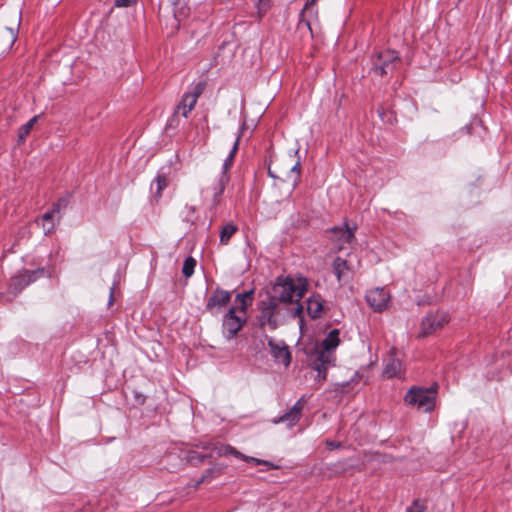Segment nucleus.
Wrapping results in <instances>:
<instances>
[{"label": "nucleus", "mask_w": 512, "mask_h": 512, "mask_svg": "<svg viewBox=\"0 0 512 512\" xmlns=\"http://www.w3.org/2000/svg\"><path fill=\"white\" fill-rule=\"evenodd\" d=\"M37 120L38 116H34L27 123H25L19 128L18 137L20 142H23L25 140V138L28 136Z\"/></svg>", "instance_id": "28"}, {"label": "nucleus", "mask_w": 512, "mask_h": 512, "mask_svg": "<svg viewBox=\"0 0 512 512\" xmlns=\"http://www.w3.org/2000/svg\"><path fill=\"white\" fill-rule=\"evenodd\" d=\"M231 301V293L229 291L217 288L207 300L206 310L211 314L222 312Z\"/></svg>", "instance_id": "11"}, {"label": "nucleus", "mask_w": 512, "mask_h": 512, "mask_svg": "<svg viewBox=\"0 0 512 512\" xmlns=\"http://www.w3.org/2000/svg\"><path fill=\"white\" fill-rule=\"evenodd\" d=\"M228 181L229 175H219L211 187H207L201 191V195L205 200L210 198V207H216L219 204L220 197L224 193Z\"/></svg>", "instance_id": "9"}, {"label": "nucleus", "mask_w": 512, "mask_h": 512, "mask_svg": "<svg viewBox=\"0 0 512 512\" xmlns=\"http://www.w3.org/2000/svg\"><path fill=\"white\" fill-rule=\"evenodd\" d=\"M401 371L402 362L395 356V351L392 349L384 367L383 376L386 378L400 377Z\"/></svg>", "instance_id": "18"}, {"label": "nucleus", "mask_w": 512, "mask_h": 512, "mask_svg": "<svg viewBox=\"0 0 512 512\" xmlns=\"http://www.w3.org/2000/svg\"><path fill=\"white\" fill-rule=\"evenodd\" d=\"M55 217L60 220L59 204H54L52 210L44 213L36 222L44 230L45 235H49L55 230Z\"/></svg>", "instance_id": "17"}, {"label": "nucleus", "mask_w": 512, "mask_h": 512, "mask_svg": "<svg viewBox=\"0 0 512 512\" xmlns=\"http://www.w3.org/2000/svg\"><path fill=\"white\" fill-rule=\"evenodd\" d=\"M238 231V227L233 223L225 224L220 231V244L227 245L232 236Z\"/></svg>", "instance_id": "25"}, {"label": "nucleus", "mask_w": 512, "mask_h": 512, "mask_svg": "<svg viewBox=\"0 0 512 512\" xmlns=\"http://www.w3.org/2000/svg\"><path fill=\"white\" fill-rule=\"evenodd\" d=\"M448 322L449 317L444 312L429 313L421 322L420 336H428L442 328Z\"/></svg>", "instance_id": "10"}, {"label": "nucleus", "mask_w": 512, "mask_h": 512, "mask_svg": "<svg viewBox=\"0 0 512 512\" xmlns=\"http://www.w3.org/2000/svg\"><path fill=\"white\" fill-rule=\"evenodd\" d=\"M182 271L186 278H189L190 276H192V256L191 255L186 257Z\"/></svg>", "instance_id": "32"}, {"label": "nucleus", "mask_w": 512, "mask_h": 512, "mask_svg": "<svg viewBox=\"0 0 512 512\" xmlns=\"http://www.w3.org/2000/svg\"><path fill=\"white\" fill-rule=\"evenodd\" d=\"M307 285V280L303 277L295 279L291 276H279L272 287L270 296L288 307L301 305L299 300L304 296Z\"/></svg>", "instance_id": "4"}, {"label": "nucleus", "mask_w": 512, "mask_h": 512, "mask_svg": "<svg viewBox=\"0 0 512 512\" xmlns=\"http://www.w3.org/2000/svg\"><path fill=\"white\" fill-rule=\"evenodd\" d=\"M55 204H59V213H60L61 210L67 206V200L62 198V199H59Z\"/></svg>", "instance_id": "37"}, {"label": "nucleus", "mask_w": 512, "mask_h": 512, "mask_svg": "<svg viewBox=\"0 0 512 512\" xmlns=\"http://www.w3.org/2000/svg\"><path fill=\"white\" fill-rule=\"evenodd\" d=\"M246 462L248 463H253L254 465H264L266 467V470H271V469H278L279 468V465H276L270 461H267V460H261V459H258V458H255V457H251V456H247L246 457Z\"/></svg>", "instance_id": "29"}, {"label": "nucleus", "mask_w": 512, "mask_h": 512, "mask_svg": "<svg viewBox=\"0 0 512 512\" xmlns=\"http://www.w3.org/2000/svg\"><path fill=\"white\" fill-rule=\"evenodd\" d=\"M188 2L189 0H174V17L179 23L189 20L191 8Z\"/></svg>", "instance_id": "19"}, {"label": "nucleus", "mask_w": 512, "mask_h": 512, "mask_svg": "<svg viewBox=\"0 0 512 512\" xmlns=\"http://www.w3.org/2000/svg\"><path fill=\"white\" fill-rule=\"evenodd\" d=\"M212 8L210 6H205V12L210 13Z\"/></svg>", "instance_id": "40"}, {"label": "nucleus", "mask_w": 512, "mask_h": 512, "mask_svg": "<svg viewBox=\"0 0 512 512\" xmlns=\"http://www.w3.org/2000/svg\"><path fill=\"white\" fill-rule=\"evenodd\" d=\"M365 298L374 311L382 312L387 308L390 294L384 288H375L367 292Z\"/></svg>", "instance_id": "13"}, {"label": "nucleus", "mask_w": 512, "mask_h": 512, "mask_svg": "<svg viewBox=\"0 0 512 512\" xmlns=\"http://www.w3.org/2000/svg\"><path fill=\"white\" fill-rule=\"evenodd\" d=\"M268 175L271 177V178H274V179H280V176L277 175L270 167H268Z\"/></svg>", "instance_id": "38"}, {"label": "nucleus", "mask_w": 512, "mask_h": 512, "mask_svg": "<svg viewBox=\"0 0 512 512\" xmlns=\"http://www.w3.org/2000/svg\"><path fill=\"white\" fill-rule=\"evenodd\" d=\"M326 445H327L330 449H336V448H339V447L341 446V443H340V442L333 441V440H327V441H326Z\"/></svg>", "instance_id": "36"}, {"label": "nucleus", "mask_w": 512, "mask_h": 512, "mask_svg": "<svg viewBox=\"0 0 512 512\" xmlns=\"http://www.w3.org/2000/svg\"><path fill=\"white\" fill-rule=\"evenodd\" d=\"M306 404L305 396H302L289 411L273 421L274 424L285 423L288 428L294 427L302 416L303 408Z\"/></svg>", "instance_id": "12"}, {"label": "nucleus", "mask_w": 512, "mask_h": 512, "mask_svg": "<svg viewBox=\"0 0 512 512\" xmlns=\"http://www.w3.org/2000/svg\"><path fill=\"white\" fill-rule=\"evenodd\" d=\"M165 168H161L155 177L153 184L156 185L155 196L160 197L163 189L167 187L168 180L167 174L165 173Z\"/></svg>", "instance_id": "26"}, {"label": "nucleus", "mask_w": 512, "mask_h": 512, "mask_svg": "<svg viewBox=\"0 0 512 512\" xmlns=\"http://www.w3.org/2000/svg\"><path fill=\"white\" fill-rule=\"evenodd\" d=\"M258 307L260 310L258 317L260 327L268 326L271 330L277 329L287 317H299L303 310L302 305L288 307L270 295L266 300L259 302Z\"/></svg>", "instance_id": "3"}, {"label": "nucleus", "mask_w": 512, "mask_h": 512, "mask_svg": "<svg viewBox=\"0 0 512 512\" xmlns=\"http://www.w3.org/2000/svg\"><path fill=\"white\" fill-rule=\"evenodd\" d=\"M339 335L338 329L331 330L322 341L321 348L316 352L315 359L311 363V367L318 373L317 378L321 381L326 380L327 369L334 364L333 351L340 343Z\"/></svg>", "instance_id": "5"}, {"label": "nucleus", "mask_w": 512, "mask_h": 512, "mask_svg": "<svg viewBox=\"0 0 512 512\" xmlns=\"http://www.w3.org/2000/svg\"><path fill=\"white\" fill-rule=\"evenodd\" d=\"M424 511H425V506L418 499L414 500L412 505L406 509V512H424Z\"/></svg>", "instance_id": "33"}, {"label": "nucleus", "mask_w": 512, "mask_h": 512, "mask_svg": "<svg viewBox=\"0 0 512 512\" xmlns=\"http://www.w3.org/2000/svg\"><path fill=\"white\" fill-rule=\"evenodd\" d=\"M333 271L339 282L342 281L343 277L346 276L349 266L345 259L341 257H336L333 261Z\"/></svg>", "instance_id": "24"}, {"label": "nucleus", "mask_w": 512, "mask_h": 512, "mask_svg": "<svg viewBox=\"0 0 512 512\" xmlns=\"http://www.w3.org/2000/svg\"><path fill=\"white\" fill-rule=\"evenodd\" d=\"M316 15L317 12L314 9V0H308L299 14V21L297 24L298 31L302 33L306 32L310 37H313L311 20Z\"/></svg>", "instance_id": "15"}, {"label": "nucleus", "mask_w": 512, "mask_h": 512, "mask_svg": "<svg viewBox=\"0 0 512 512\" xmlns=\"http://www.w3.org/2000/svg\"><path fill=\"white\" fill-rule=\"evenodd\" d=\"M216 450L219 456L233 455L234 457L243 461H245L247 457L246 455H244L243 453L236 450L234 447L230 445H220L219 447L216 448Z\"/></svg>", "instance_id": "27"}, {"label": "nucleus", "mask_w": 512, "mask_h": 512, "mask_svg": "<svg viewBox=\"0 0 512 512\" xmlns=\"http://www.w3.org/2000/svg\"><path fill=\"white\" fill-rule=\"evenodd\" d=\"M254 290L237 293L234 305L229 307L222 319V335L226 340L236 338L247 322V308L253 302Z\"/></svg>", "instance_id": "1"}, {"label": "nucleus", "mask_w": 512, "mask_h": 512, "mask_svg": "<svg viewBox=\"0 0 512 512\" xmlns=\"http://www.w3.org/2000/svg\"><path fill=\"white\" fill-rule=\"evenodd\" d=\"M192 110V94L187 92L183 95L180 103L175 108L174 116L179 118L180 116L187 119L189 113Z\"/></svg>", "instance_id": "20"}, {"label": "nucleus", "mask_w": 512, "mask_h": 512, "mask_svg": "<svg viewBox=\"0 0 512 512\" xmlns=\"http://www.w3.org/2000/svg\"><path fill=\"white\" fill-rule=\"evenodd\" d=\"M19 25H20V17L18 18L16 28H7L6 29V33L8 34L7 38L9 41V46H11L17 39V32H18Z\"/></svg>", "instance_id": "31"}, {"label": "nucleus", "mask_w": 512, "mask_h": 512, "mask_svg": "<svg viewBox=\"0 0 512 512\" xmlns=\"http://www.w3.org/2000/svg\"><path fill=\"white\" fill-rule=\"evenodd\" d=\"M323 309V302L320 295H312L307 299V313L312 319H317L321 316Z\"/></svg>", "instance_id": "21"}, {"label": "nucleus", "mask_w": 512, "mask_h": 512, "mask_svg": "<svg viewBox=\"0 0 512 512\" xmlns=\"http://www.w3.org/2000/svg\"><path fill=\"white\" fill-rule=\"evenodd\" d=\"M356 226L349 227L347 223L343 226H335L327 230L329 240L334 244L338 251L345 248L346 244H350L354 239V231Z\"/></svg>", "instance_id": "8"}, {"label": "nucleus", "mask_w": 512, "mask_h": 512, "mask_svg": "<svg viewBox=\"0 0 512 512\" xmlns=\"http://www.w3.org/2000/svg\"><path fill=\"white\" fill-rule=\"evenodd\" d=\"M135 2L136 0H115L114 5L116 7H128Z\"/></svg>", "instance_id": "35"}, {"label": "nucleus", "mask_w": 512, "mask_h": 512, "mask_svg": "<svg viewBox=\"0 0 512 512\" xmlns=\"http://www.w3.org/2000/svg\"><path fill=\"white\" fill-rule=\"evenodd\" d=\"M205 85H206L205 83L199 82L194 87V105L196 104L197 98L203 93V91L205 89Z\"/></svg>", "instance_id": "34"}, {"label": "nucleus", "mask_w": 512, "mask_h": 512, "mask_svg": "<svg viewBox=\"0 0 512 512\" xmlns=\"http://www.w3.org/2000/svg\"><path fill=\"white\" fill-rule=\"evenodd\" d=\"M268 346L270 348V353L274 358L275 362L283 364L285 367H288L291 362V353L289 351L288 346L284 343V341H277L272 338L268 340Z\"/></svg>", "instance_id": "14"}, {"label": "nucleus", "mask_w": 512, "mask_h": 512, "mask_svg": "<svg viewBox=\"0 0 512 512\" xmlns=\"http://www.w3.org/2000/svg\"><path fill=\"white\" fill-rule=\"evenodd\" d=\"M400 63V57L394 50L379 52L373 61L372 71L378 76H385L392 72Z\"/></svg>", "instance_id": "7"}, {"label": "nucleus", "mask_w": 512, "mask_h": 512, "mask_svg": "<svg viewBox=\"0 0 512 512\" xmlns=\"http://www.w3.org/2000/svg\"><path fill=\"white\" fill-rule=\"evenodd\" d=\"M348 468V463L346 460H339L332 464H326L323 468V473L328 475L329 477L343 474L346 472Z\"/></svg>", "instance_id": "22"}, {"label": "nucleus", "mask_w": 512, "mask_h": 512, "mask_svg": "<svg viewBox=\"0 0 512 512\" xmlns=\"http://www.w3.org/2000/svg\"><path fill=\"white\" fill-rule=\"evenodd\" d=\"M43 273V270H25L12 278L10 288L14 292H20L27 285L34 282L39 277V275H42Z\"/></svg>", "instance_id": "16"}, {"label": "nucleus", "mask_w": 512, "mask_h": 512, "mask_svg": "<svg viewBox=\"0 0 512 512\" xmlns=\"http://www.w3.org/2000/svg\"><path fill=\"white\" fill-rule=\"evenodd\" d=\"M436 388L437 385L429 388L413 386L407 391L404 401L407 405L430 412L435 406Z\"/></svg>", "instance_id": "6"}, {"label": "nucleus", "mask_w": 512, "mask_h": 512, "mask_svg": "<svg viewBox=\"0 0 512 512\" xmlns=\"http://www.w3.org/2000/svg\"><path fill=\"white\" fill-rule=\"evenodd\" d=\"M258 307L260 310L258 317L260 327L268 326L271 330L277 329L287 317H299L303 310L302 305L288 307L270 295L266 300L259 302Z\"/></svg>", "instance_id": "2"}, {"label": "nucleus", "mask_w": 512, "mask_h": 512, "mask_svg": "<svg viewBox=\"0 0 512 512\" xmlns=\"http://www.w3.org/2000/svg\"><path fill=\"white\" fill-rule=\"evenodd\" d=\"M240 138H241V133H239L236 137V140L233 144V147L232 149L230 150L228 156L226 157V159L224 160L223 162V165H222V172L220 175H228V171L229 169L231 168L232 164H233V161H234V158H235V155L237 153V150H238V147H239V142H240Z\"/></svg>", "instance_id": "23"}, {"label": "nucleus", "mask_w": 512, "mask_h": 512, "mask_svg": "<svg viewBox=\"0 0 512 512\" xmlns=\"http://www.w3.org/2000/svg\"><path fill=\"white\" fill-rule=\"evenodd\" d=\"M113 294H114V288H111L110 295H109V302H108L109 305H111L113 303Z\"/></svg>", "instance_id": "39"}, {"label": "nucleus", "mask_w": 512, "mask_h": 512, "mask_svg": "<svg viewBox=\"0 0 512 512\" xmlns=\"http://www.w3.org/2000/svg\"><path fill=\"white\" fill-rule=\"evenodd\" d=\"M300 169H301V166H300V161H296V163L290 167L289 169V173L291 174V176H293V184L294 186L297 185V183L299 182L300 180Z\"/></svg>", "instance_id": "30"}]
</instances>
